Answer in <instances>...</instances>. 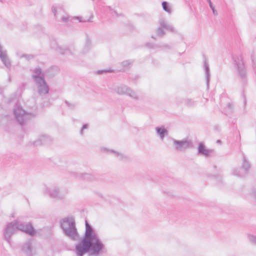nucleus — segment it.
Wrapping results in <instances>:
<instances>
[{
	"instance_id": "1",
	"label": "nucleus",
	"mask_w": 256,
	"mask_h": 256,
	"mask_svg": "<svg viewBox=\"0 0 256 256\" xmlns=\"http://www.w3.org/2000/svg\"><path fill=\"white\" fill-rule=\"evenodd\" d=\"M86 230L84 237L76 246V253L83 256L88 252L90 256H98L104 251L105 246L88 222L85 220Z\"/></svg>"
},
{
	"instance_id": "2",
	"label": "nucleus",
	"mask_w": 256,
	"mask_h": 256,
	"mask_svg": "<svg viewBox=\"0 0 256 256\" xmlns=\"http://www.w3.org/2000/svg\"><path fill=\"white\" fill-rule=\"evenodd\" d=\"M32 78L40 95L42 96L48 93L49 86L45 80L44 73L40 68H36L32 70Z\"/></svg>"
},
{
	"instance_id": "3",
	"label": "nucleus",
	"mask_w": 256,
	"mask_h": 256,
	"mask_svg": "<svg viewBox=\"0 0 256 256\" xmlns=\"http://www.w3.org/2000/svg\"><path fill=\"white\" fill-rule=\"evenodd\" d=\"M60 228L64 234L72 240H76L78 232L73 216H69L62 218L60 222Z\"/></svg>"
},
{
	"instance_id": "4",
	"label": "nucleus",
	"mask_w": 256,
	"mask_h": 256,
	"mask_svg": "<svg viewBox=\"0 0 256 256\" xmlns=\"http://www.w3.org/2000/svg\"><path fill=\"white\" fill-rule=\"evenodd\" d=\"M14 114L16 119L20 125L24 124L27 120L34 116L33 114L26 112L20 106L16 107L14 110Z\"/></svg>"
},
{
	"instance_id": "5",
	"label": "nucleus",
	"mask_w": 256,
	"mask_h": 256,
	"mask_svg": "<svg viewBox=\"0 0 256 256\" xmlns=\"http://www.w3.org/2000/svg\"><path fill=\"white\" fill-rule=\"evenodd\" d=\"M18 230L16 220L8 222L4 228V239L10 244V238Z\"/></svg>"
},
{
	"instance_id": "6",
	"label": "nucleus",
	"mask_w": 256,
	"mask_h": 256,
	"mask_svg": "<svg viewBox=\"0 0 256 256\" xmlns=\"http://www.w3.org/2000/svg\"><path fill=\"white\" fill-rule=\"evenodd\" d=\"M44 192L49 195L52 198L62 200L66 198V192L61 191L58 187L54 186L52 188H48L44 186Z\"/></svg>"
},
{
	"instance_id": "7",
	"label": "nucleus",
	"mask_w": 256,
	"mask_h": 256,
	"mask_svg": "<svg viewBox=\"0 0 256 256\" xmlns=\"http://www.w3.org/2000/svg\"><path fill=\"white\" fill-rule=\"evenodd\" d=\"M114 91L120 95L126 94L136 100L139 99L138 96L134 90L124 84L116 86L114 88Z\"/></svg>"
},
{
	"instance_id": "8",
	"label": "nucleus",
	"mask_w": 256,
	"mask_h": 256,
	"mask_svg": "<svg viewBox=\"0 0 256 256\" xmlns=\"http://www.w3.org/2000/svg\"><path fill=\"white\" fill-rule=\"evenodd\" d=\"M250 168L249 162L244 156H243L242 163L241 168L240 169L234 168L232 170V174L238 177H243L246 176Z\"/></svg>"
},
{
	"instance_id": "9",
	"label": "nucleus",
	"mask_w": 256,
	"mask_h": 256,
	"mask_svg": "<svg viewBox=\"0 0 256 256\" xmlns=\"http://www.w3.org/2000/svg\"><path fill=\"white\" fill-rule=\"evenodd\" d=\"M174 144L175 149L179 152H184L186 149L193 148L192 142L186 140H174Z\"/></svg>"
},
{
	"instance_id": "10",
	"label": "nucleus",
	"mask_w": 256,
	"mask_h": 256,
	"mask_svg": "<svg viewBox=\"0 0 256 256\" xmlns=\"http://www.w3.org/2000/svg\"><path fill=\"white\" fill-rule=\"evenodd\" d=\"M18 230L22 231L30 236H34L36 234V230L30 222L22 223L16 220Z\"/></svg>"
},
{
	"instance_id": "11",
	"label": "nucleus",
	"mask_w": 256,
	"mask_h": 256,
	"mask_svg": "<svg viewBox=\"0 0 256 256\" xmlns=\"http://www.w3.org/2000/svg\"><path fill=\"white\" fill-rule=\"evenodd\" d=\"M234 63L236 66L237 70L242 79L246 76V70L241 56L233 58Z\"/></svg>"
},
{
	"instance_id": "12",
	"label": "nucleus",
	"mask_w": 256,
	"mask_h": 256,
	"mask_svg": "<svg viewBox=\"0 0 256 256\" xmlns=\"http://www.w3.org/2000/svg\"><path fill=\"white\" fill-rule=\"evenodd\" d=\"M22 250L27 256H34L36 254L32 240L26 241L22 246Z\"/></svg>"
},
{
	"instance_id": "13",
	"label": "nucleus",
	"mask_w": 256,
	"mask_h": 256,
	"mask_svg": "<svg viewBox=\"0 0 256 256\" xmlns=\"http://www.w3.org/2000/svg\"><path fill=\"white\" fill-rule=\"evenodd\" d=\"M51 140V138L49 136L46 135H42L34 142V144L36 146L46 144H49Z\"/></svg>"
},
{
	"instance_id": "14",
	"label": "nucleus",
	"mask_w": 256,
	"mask_h": 256,
	"mask_svg": "<svg viewBox=\"0 0 256 256\" xmlns=\"http://www.w3.org/2000/svg\"><path fill=\"white\" fill-rule=\"evenodd\" d=\"M57 51L62 54H74V48L70 49L66 46H60L58 47Z\"/></svg>"
},
{
	"instance_id": "15",
	"label": "nucleus",
	"mask_w": 256,
	"mask_h": 256,
	"mask_svg": "<svg viewBox=\"0 0 256 256\" xmlns=\"http://www.w3.org/2000/svg\"><path fill=\"white\" fill-rule=\"evenodd\" d=\"M77 176L88 181H92L96 179L94 175L88 173H80Z\"/></svg>"
},
{
	"instance_id": "16",
	"label": "nucleus",
	"mask_w": 256,
	"mask_h": 256,
	"mask_svg": "<svg viewBox=\"0 0 256 256\" xmlns=\"http://www.w3.org/2000/svg\"><path fill=\"white\" fill-rule=\"evenodd\" d=\"M156 130L162 140L164 139V136L168 134V131L164 126L156 127Z\"/></svg>"
},
{
	"instance_id": "17",
	"label": "nucleus",
	"mask_w": 256,
	"mask_h": 256,
	"mask_svg": "<svg viewBox=\"0 0 256 256\" xmlns=\"http://www.w3.org/2000/svg\"><path fill=\"white\" fill-rule=\"evenodd\" d=\"M210 152V151L205 148V146L202 143L200 142L199 144L198 148V153L199 154L208 156Z\"/></svg>"
},
{
	"instance_id": "18",
	"label": "nucleus",
	"mask_w": 256,
	"mask_h": 256,
	"mask_svg": "<svg viewBox=\"0 0 256 256\" xmlns=\"http://www.w3.org/2000/svg\"><path fill=\"white\" fill-rule=\"evenodd\" d=\"M204 70H205V74H206V84H207L208 87L210 79V68H209L208 64L206 61H205V62H204Z\"/></svg>"
},
{
	"instance_id": "19",
	"label": "nucleus",
	"mask_w": 256,
	"mask_h": 256,
	"mask_svg": "<svg viewBox=\"0 0 256 256\" xmlns=\"http://www.w3.org/2000/svg\"><path fill=\"white\" fill-rule=\"evenodd\" d=\"M162 7L163 10L168 13V14H170L172 13V7L168 2H167L164 1L162 2Z\"/></svg>"
},
{
	"instance_id": "20",
	"label": "nucleus",
	"mask_w": 256,
	"mask_h": 256,
	"mask_svg": "<svg viewBox=\"0 0 256 256\" xmlns=\"http://www.w3.org/2000/svg\"><path fill=\"white\" fill-rule=\"evenodd\" d=\"M91 48V42L90 40L88 38L86 40V42L82 52L84 54L87 53Z\"/></svg>"
},
{
	"instance_id": "21",
	"label": "nucleus",
	"mask_w": 256,
	"mask_h": 256,
	"mask_svg": "<svg viewBox=\"0 0 256 256\" xmlns=\"http://www.w3.org/2000/svg\"><path fill=\"white\" fill-rule=\"evenodd\" d=\"M248 238L249 241L252 244L256 245V236H255L253 234H248Z\"/></svg>"
},
{
	"instance_id": "22",
	"label": "nucleus",
	"mask_w": 256,
	"mask_h": 256,
	"mask_svg": "<svg viewBox=\"0 0 256 256\" xmlns=\"http://www.w3.org/2000/svg\"><path fill=\"white\" fill-rule=\"evenodd\" d=\"M109 151L113 153L116 156L119 158L120 159H123L124 158V156L122 154L118 152H116L112 150H109Z\"/></svg>"
},
{
	"instance_id": "23",
	"label": "nucleus",
	"mask_w": 256,
	"mask_h": 256,
	"mask_svg": "<svg viewBox=\"0 0 256 256\" xmlns=\"http://www.w3.org/2000/svg\"><path fill=\"white\" fill-rule=\"evenodd\" d=\"M207 0V2H208V3L209 4L210 7V8L211 10L212 11L213 14L214 16H217L218 15V12L216 10H215L214 7V6L212 2H211V0Z\"/></svg>"
},
{
	"instance_id": "24",
	"label": "nucleus",
	"mask_w": 256,
	"mask_h": 256,
	"mask_svg": "<svg viewBox=\"0 0 256 256\" xmlns=\"http://www.w3.org/2000/svg\"><path fill=\"white\" fill-rule=\"evenodd\" d=\"M162 28L160 26L157 28L156 32L158 36H162L164 35L165 32Z\"/></svg>"
},
{
	"instance_id": "25",
	"label": "nucleus",
	"mask_w": 256,
	"mask_h": 256,
	"mask_svg": "<svg viewBox=\"0 0 256 256\" xmlns=\"http://www.w3.org/2000/svg\"><path fill=\"white\" fill-rule=\"evenodd\" d=\"M186 104L189 106H193L196 104V102L192 99H188L186 100Z\"/></svg>"
},
{
	"instance_id": "26",
	"label": "nucleus",
	"mask_w": 256,
	"mask_h": 256,
	"mask_svg": "<svg viewBox=\"0 0 256 256\" xmlns=\"http://www.w3.org/2000/svg\"><path fill=\"white\" fill-rule=\"evenodd\" d=\"M159 24L160 26L164 28L168 24V23L163 18L160 20Z\"/></svg>"
},
{
	"instance_id": "27",
	"label": "nucleus",
	"mask_w": 256,
	"mask_h": 256,
	"mask_svg": "<svg viewBox=\"0 0 256 256\" xmlns=\"http://www.w3.org/2000/svg\"><path fill=\"white\" fill-rule=\"evenodd\" d=\"M164 28L170 31V32H175L174 28L172 26L168 24L166 25V27Z\"/></svg>"
},
{
	"instance_id": "28",
	"label": "nucleus",
	"mask_w": 256,
	"mask_h": 256,
	"mask_svg": "<svg viewBox=\"0 0 256 256\" xmlns=\"http://www.w3.org/2000/svg\"><path fill=\"white\" fill-rule=\"evenodd\" d=\"M164 28L170 31V32H175L174 28L172 26L168 24L166 25V27Z\"/></svg>"
},
{
	"instance_id": "29",
	"label": "nucleus",
	"mask_w": 256,
	"mask_h": 256,
	"mask_svg": "<svg viewBox=\"0 0 256 256\" xmlns=\"http://www.w3.org/2000/svg\"><path fill=\"white\" fill-rule=\"evenodd\" d=\"M132 62V60H125L122 62V66H128L129 65H130Z\"/></svg>"
},
{
	"instance_id": "30",
	"label": "nucleus",
	"mask_w": 256,
	"mask_h": 256,
	"mask_svg": "<svg viewBox=\"0 0 256 256\" xmlns=\"http://www.w3.org/2000/svg\"><path fill=\"white\" fill-rule=\"evenodd\" d=\"M22 57L25 58L26 60H28L34 58V56L32 54H24Z\"/></svg>"
},
{
	"instance_id": "31",
	"label": "nucleus",
	"mask_w": 256,
	"mask_h": 256,
	"mask_svg": "<svg viewBox=\"0 0 256 256\" xmlns=\"http://www.w3.org/2000/svg\"><path fill=\"white\" fill-rule=\"evenodd\" d=\"M146 46L148 48H155L158 47V46H154L150 43H147L146 44Z\"/></svg>"
},
{
	"instance_id": "32",
	"label": "nucleus",
	"mask_w": 256,
	"mask_h": 256,
	"mask_svg": "<svg viewBox=\"0 0 256 256\" xmlns=\"http://www.w3.org/2000/svg\"><path fill=\"white\" fill-rule=\"evenodd\" d=\"M88 125L87 124H84L82 126V129H81V130H80V134H81V135H82V134H83V130H84V129H86V128H88Z\"/></svg>"
},
{
	"instance_id": "33",
	"label": "nucleus",
	"mask_w": 256,
	"mask_h": 256,
	"mask_svg": "<svg viewBox=\"0 0 256 256\" xmlns=\"http://www.w3.org/2000/svg\"><path fill=\"white\" fill-rule=\"evenodd\" d=\"M68 19H69V17L68 16H63L62 18V20L64 22H68Z\"/></svg>"
},
{
	"instance_id": "34",
	"label": "nucleus",
	"mask_w": 256,
	"mask_h": 256,
	"mask_svg": "<svg viewBox=\"0 0 256 256\" xmlns=\"http://www.w3.org/2000/svg\"><path fill=\"white\" fill-rule=\"evenodd\" d=\"M52 12L54 13V15L56 16V7L55 6H52Z\"/></svg>"
},
{
	"instance_id": "35",
	"label": "nucleus",
	"mask_w": 256,
	"mask_h": 256,
	"mask_svg": "<svg viewBox=\"0 0 256 256\" xmlns=\"http://www.w3.org/2000/svg\"><path fill=\"white\" fill-rule=\"evenodd\" d=\"M66 104L68 106H71V107H74V104H70L68 102H66Z\"/></svg>"
},
{
	"instance_id": "36",
	"label": "nucleus",
	"mask_w": 256,
	"mask_h": 256,
	"mask_svg": "<svg viewBox=\"0 0 256 256\" xmlns=\"http://www.w3.org/2000/svg\"><path fill=\"white\" fill-rule=\"evenodd\" d=\"M251 60L253 64V66L255 64V63L254 62V56H251Z\"/></svg>"
},
{
	"instance_id": "37",
	"label": "nucleus",
	"mask_w": 256,
	"mask_h": 256,
	"mask_svg": "<svg viewBox=\"0 0 256 256\" xmlns=\"http://www.w3.org/2000/svg\"><path fill=\"white\" fill-rule=\"evenodd\" d=\"M163 46L167 48H170V46L168 44H164Z\"/></svg>"
},
{
	"instance_id": "38",
	"label": "nucleus",
	"mask_w": 256,
	"mask_h": 256,
	"mask_svg": "<svg viewBox=\"0 0 256 256\" xmlns=\"http://www.w3.org/2000/svg\"><path fill=\"white\" fill-rule=\"evenodd\" d=\"M253 196H254V198L256 199V192H254Z\"/></svg>"
},
{
	"instance_id": "39",
	"label": "nucleus",
	"mask_w": 256,
	"mask_h": 256,
	"mask_svg": "<svg viewBox=\"0 0 256 256\" xmlns=\"http://www.w3.org/2000/svg\"><path fill=\"white\" fill-rule=\"evenodd\" d=\"M111 70H102V72H110Z\"/></svg>"
},
{
	"instance_id": "40",
	"label": "nucleus",
	"mask_w": 256,
	"mask_h": 256,
	"mask_svg": "<svg viewBox=\"0 0 256 256\" xmlns=\"http://www.w3.org/2000/svg\"><path fill=\"white\" fill-rule=\"evenodd\" d=\"M220 142H221V141H220V140H218L216 141V142H218V143H220Z\"/></svg>"
},
{
	"instance_id": "41",
	"label": "nucleus",
	"mask_w": 256,
	"mask_h": 256,
	"mask_svg": "<svg viewBox=\"0 0 256 256\" xmlns=\"http://www.w3.org/2000/svg\"><path fill=\"white\" fill-rule=\"evenodd\" d=\"M114 14H115L116 16L118 15V14H117V12H116L114 11Z\"/></svg>"
},
{
	"instance_id": "42",
	"label": "nucleus",
	"mask_w": 256,
	"mask_h": 256,
	"mask_svg": "<svg viewBox=\"0 0 256 256\" xmlns=\"http://www.w3.org/2000/svg\"><path fill=\"white\" fill-rule=\"evenodd\" d=\"M152 38H154V37L153 36H152Z\"/></svg>"
}]
</instances>
